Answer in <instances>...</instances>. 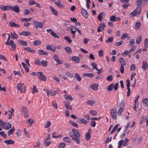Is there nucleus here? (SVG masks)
<instances>
[{
	"instance_id": "nucleus-1",
	"label": "nucleus",
	"mask_w": 148,
	"mask_h": 148,
	"mask_svg": "<svg viewBox=\"0 0 148 148\" xmlns=\"http://www.w3.org/2000/svg\"><path fill=\"white\" fill-rule=\"evenodd\" d=\"M73 134L72 140H74L77 144L80 143L79 138L81 137V134L79 132L75 129H72L71 130Z\"/></svg>"
},
{
	"instance_id": "nucleus-2",
	"label": "nucleus",
	"mask_w": 148,
	"mask_h": 148,
	"mask_svg": "<svg viewBox=\"0 0 148 148\" xmlns=\"http://www.w3.org/2000/svg\"><path fill=\"white\" fill-rule=\"evenodd\" d=\"M0 125L3 128L6 130L9 129L12 127L11 124L9 123H6L0 119Z\"/></svg>"
},
{
	"instance_id": "nucleus-3",
	"label": "nucleus",
	"mask_w": 148,
	"mask_h": 148,
	"mask_svg": "<svg viewBox=\"0 0 148 148\" xmlns=\"http://www.w3.org/2000/svg\"><path fill=\"white\" fill-rule=\"evenodd\" d=\"M21 114L23 115L25 117H28V110L27 108L23 106L22 108Z\"/></svg>"
},
{
	"instance_id": "nucleus-4",
	"label": "nucleus",
	"mask_w": 148,
	"mask_h": 148,
	"mask_svg": "<svg viewBox=\"0 0 148 148\" xmlns=\"http://www.w3.org/2000/svg\"><path fill=\"white\" fill-rule=\"evenodd\" d=\"M38 73L36 75L39 79L44 81L46 80L47 79L46 77L42 72H38Z\"/></svg>"
},
{
	"instance_id": "nucleus-5",
	"label": "nucleus",
	"mask_w": 148,
	"mask_h": 148,
	"mask_svg": "<svg viewBox=\"0 0 148 148\" xmlns=\"http://www.w3.org/2000/svg\"><path fill=\"white\" fill-rule=\"evenodd\" d=\"M111 115L113 119H117L116 110L115 108H113L111 110Z\"/></svg>"
},
{
	"instance_id": "nucleus-6",
	"label": "nucleus",
	"mask_w": 148,
	"mask_h": 148,
	"mask_svg": "<svg viewBox=\"0 0 148 148\" xmlns=\"http://www.w3.org/2000/svg\"><path fill=\"white\" fill-rule=\"evenodd\" d=\"M126 86L127 87V96L128 97L130 96V82L129 79H127L126 80Z\"/></svg>"
},
{
	"instance_id": "nucleus-7",
	"label": "nucleus",
	"mask_w": 148,
	"mask_h": 148,
	"mask_svg": "<svg viewBox=\"0 0 148 148\" xmlns=\"http://www.w3.org/2000/svg\"><path fill=\"white\" fill-rule=\"evenodd\" d=\"M145 121L147 123L146 125V127L148 125V116H143L141 117L140 119V124H142V123Z\"/></svg>"
},
{
	"instance_id": "nucleus-8",
	"label": "nucleus",
	"mask_w": 148,
	"mask_h": 148,
	"mask_svg": "<svg viewBox=\"0 0 148 148\" xmlns=\"http://www.w3.org/2000/svg\"><path fill=\"white\" fill-rule=\"evenodd\" d=\"M33 23L36 28H40L43 27L42 23L41 22L34 21Z\"/></svg>"
},
{
	"instance_id": "nucleus-9",
	"label": "nucleus",
	"mask_w": 148,
	"mask_h": 148,
	"mask_svg": "<svg viewBox=\"0 0 148 148\" xmlns=\"http://www.w3.org/2000/svg\"><path fill=\"white\" fill-rule=\"evenodd\" d=\"M0 8L3 10H9L11 9L12 6H9L8 5L3 6V5H0Z\"/></svg>"
},
{
	"instance_id": "nucleus-10",
	"label": "nucleus",
	"mask_w": 148,
	"mask_h": 148,
	"mask_svg": "<svg viewBox=\"0 0 148 148\" xmlns=\"http://www.w3.org/2000/svg\"><path fill=\"white\" fill-rule=\"evenodd\" d=\"M81 13L82 15L85 18H87L88 17V14L87 11L86 10L83 8H82Z\"/></svg>"
},
{
	"instance_id": "nucleus-11",
	"label": "nucleus",
	"mask_w": 148,
	"mask_h": 148,
	"mask_svg": "<svg viewBox=\"0 0 148 148\" xmlns=\"http://www.w3.org/2000/svg\"><path fill=\"white\" fill-rule=\"evenodd\" d=\"M106 26V25H105L104 23H100L99 24V26H98V29L97 30V31L98 32H101V31L100 30L101 29L102 30H103L104 27Z\"/></svg>"
},
{
	"instance_id": "nucleus-12",
	"label": "nucleus",
	"mask_w": 148,
	"mask_h": 148,
	"mask_svg": "<svg viewBox=\"0 0 148 148\" xmlns=\"http://www.w3.org/2000/svg\"><path fill=\"white\" fill-rule=\"evenodd\" d=\"M11 38L12 39H17L18 37V35L14 32H11Z\"/></svg>"
},
{
	"instance_id": "nucleus-13",
	"label": "nucleus",
	"mask_w": 148,
	"mask_h": 148,
	"mask_svg": "<svg viewBox=\"0 0 148 148\" xmlns=\"http://www.w3.org/2000/svg\"><path fill=\"white\" fill-rule=\"evenodd\" d=\"M46 49L53 52H55L56 50V48L55 47L53 46H47L46 47Z\"/></svg>"
},
{
	"instance_id": "nucleus-14",
	"label": "nucleus",
	"mask_w": 148,
	"mask_h": 148,
	"mask_svg": "<svg viewBox=\"0 0 148 148\" xmlns=\"http://www.w3.org/2000/svg\"><path fill=\"white\" fill-rule=\"evenodd\" d=\"M12 10L14 11L16 13L19 12V7L17 5H15L14 6H12Z\"/></svg>"
},
{
	"instance_id": "nucleus-15",
	"label": "nucleus",
	"mask_w": 148,
	"mask_h": 148,
	"mask_svg": "<svg viewBox=\"0 0 148 148\" xmlns=\"http://www.w3.org/2000/svg\"><path fill=\"white\" fill-rule=\"evenodd\" d=\"M119 62L120 63L121 66H125L126 63L125 59L123 58H121L119 59Z\"/></svg>"
},
{
	"instance_id": "nucleus-16",
	"label": "nucleus",
	"mask_w": 148,
	"mask_h": 148,
	"mask_svg": "<svg viewBox=\"0 0 148 148\" xmlns=\"http://www.w3.org/2000/svg\"><path fill=\"white\" fill-rule=\"evenodd\" d=\"M142 5H137L136 8L135 10H134L135 11L136 13V14H140L141 11V10Z\"/></svg>"
},
{
	"instance_id": "nucleus-17",
	"label": "nucleus",
	"mask_w": 148,
	"mask_h": 148,
	"mask_svg": "<svg viewBox=\"0 0 148 148\" xmlns=\"http://www.w3.org/2000/svg\"><path fill=\"white\" fill-rule=\"evenodd\" d=\"M77 121L79 123L83 124H86L87 123V121L86 120L82 118L78 119Z\"/></svg>"
},
{
	"instance_id": "nucleus-18",
	"label": "nucleus",
	"mask_w": 148,
	"mask_h": 148,
	"mask_svg": "<svg viewBox=\"0 0 148 148\" xmlns=\"http://www.w3.org/2000/svg\"><path fill=\"white\" fill-rule=\"evenodd\" d=\"M142 68L144 69L145 70L147 69L148 67V65L147 62L145 61H143V64Z\"/></svg>"
},
{
	"instance_id": "nucleus-19",
	"label": "nucleus",
	"mask_w": 148,
	"mask_h": 148,
	"mask_svg": "<svg viewBox=\"0 0 148 148\" xmlns=\"http://www.w3.org/2000/svg\"><path fill=\"white\" fill-rule=\"evenodd\" d=\"M142 102L145 107H146L148 106V99L147 98L143 99Z\"/></svg>"
},
{
	"instance_id": "nucleus-20",
	"label": "nucleus",
	"mask_w": 148,
	"mask_h": 148,
	"mask_svg": "<svg viewBox=\"0 0 148 148\" xmlns=\"http://www.w3.org/2000/svg\"><path fill=\"white\" fill-rule=\"evenodd\" d=\"M4 143H6L7 145L10 144H14V141L12 140H5Z\"/></svg>"
},
{
	"instance_id": "nucleus-21",
	"label": "nucleus",
	"mask_w": 148,
	"mask_h": 148,
	"mask_svg": "<svg viewBox=\"0 0 148 148\" xmlns=\"http://www.w3.org/2000/svg\"><path fill=\"white\" fill-rule=\"evenodd\" d=\"M18 42L22 45L27 46V42L24 40H18Z\"/></svg>"
},
{
	"instance_id": "nucleus-22",
	"label": "nucleus",
	"mask_w": 148,
	"mask_h": 148,
	"mask_svg": "<svg viewBox=\"0 0 148 148\" xmlns=\"http://www.w3.org/2000/svg\"><path fill=\"white\" fill-rule=\"evenodd\" d=\"M19 35L20 36L23 35L24 36H28L30 33L27 31H23L22 32H21L19 33Z\"/></svg>"
},
{
	"instance_id": "nucleus-23",
	"label": "nucleus",
	"mask_w": 148,
	"mask_h": 148,
	"mask_svg": "<svg viewBox=\"0 0 148 148\" xmlns=\"http://www.w3.org/2000/svg\"><path fill=\"white\" fill-rule=\"evenodd\" d=\"M98 85L97 84H95L91 85L90 87L94 90H98Z\"/></svg>"
},
{
	"instance_id": "nucleus-24",
	"label": "nucleus",
	"mask_w": 148,
	"mask_h": 148,
	"mask_svg": "<svg viewBox=\"0 0 148 148\" xmlns=\"http://www.w3.org/2000/svg\"><path fill=\"white\" fill-rule=\"evenodd\" d=\"M72 60L73 61L77 62L76 63H79L80 60V59L79 58L77 57L73 56L72 57Z\"/></svg>"
},
{
	"instance_id": "nucleus-25",
	"label": "nucleus",
	"mask_w": 148,
	"mask_h": 148,
	"mask_svg": "<svg viewBox=\"0 0 148 148\" xmlns=\"http://www.w3.org/2000/svg\"><path fill=\"white\" fill-rule=\"evenodd\" d=\"M9 25L11 27H19L20 26L18 24H16L14 22H9Z\"/></svg>"
},
{
	"instance_id": "nucleus-26",
	"label": "nucleus",
	"mask_w": 148,
	"mask_h": 148,
	"mask_svg": "<svg viewBox=\"0 0 148 148\" xmlns=\"http://www.w3.org/2000/svg\"><path fill=\"white\" fill-rule=\"evenodd\" d=\"M24 49L30 53H34L35 52V50L28 47H25Z\"/></svg>"
},
{
	"instance_id": "nucleus-27",
	"label": "nucleus",
	"mask_w": 148,
	"mask_h": 148,
	"mask_svg": "<svg viewBox=\"0 0 148 148\" xmlns=\"http://www.w3.org/2000/svg\"><path fill=\"white\" fill-rule=\"evenodd\" d=\"M38 53L40 55H47V53L45 52L43 50L39 49L38 51Z\"/></svg>"
},
{
	"instance_id": "nucleus-28",
	"label": "nucleus",
	"mask_w": 148,
	"mask_h": 148,
	"mask_svg": "<svg viewBox=\"0 0 148 148\" xmlns=\"http://www.w3.org/2000/svg\"><path fill=\"white\" fill-rule=\"evenodd\" d=\"M63 140L64 142L66 143H71V139L69 137H66L63 138Z\"/></svg>"
},
{
	"instance_id": "nucleus-29",
	"label": "nucleus",
	"mask_w": 148,
	"mask_h": 148,
	"mask_svg": "<svg viewBox=\"0 0 148 148\" xmlns=\"http://www.w3.org/2000/svg\"><path fill=\"white\" fill-rule=\"evenodd\" d=\"M50 8L51 9L52 13L54 14L56 16H57L58 15V13L57 11L55 10L53 7L51 6Z\"/></svg>"
},
{
	"instance_id": "nucleus-30",
	"label": "nucleus",
	"mask_w": 148,
	"mask_h": 148,
	"mask_svg": "<svg viewBox=\"0 0 148 148\" xmlns=\"http://www.w3.org/2000/svg\"><path fill=\"white\" fill-rule=\"evenodd\" d=\"M91 65L93 69H96L97 71L98 70V69H97V64L95 63L94 62H93L91 64Z\"/></svg>"
},
{
	"instance_id": "nucleus-31",
	"label": "nucleus",
	"mask_w": 148,
	"mask_h": 148,
	"mask_svg": "<svg viewBox=\"0 0 148 148\" xmlns=\"http://www.w3.org/2000/svg\"><path fill=\"white\" fill-rule=\"evenodd\" d=\"M41 43V42L38 40H36L33 42V44L34 45L38 46Z\"/></svg>"
},
{
	"instance_id": "nucleus-32",
	"label": "nucleus",
	"mask_w": 148,
	"mask_h": 148,
	"mask_svg": "<svg viewBox=\"0 0 148 148\" xmlns=\"http://www.w3.org/2000/svg\"><path fill=\"white\" fill-rule=\"evenodd\" d=\"M141 36H140L136 39V42L137 45H139L141 41Z\"/></svg>"
},
{
	"instance_id": "nucleus-33",
	"label": "nucleus",
	"mask_w": 148,
	"mask_h": 148,
	"mask_svg": "<svg viewBox=\"0 0 148 148\" xmlns=\"http://www.w3.org/2000/svg\"><path fill=\"white\" fill-rule=\"evenodd\" d=\"M51 124V123L49 121H47L46 123H45L44 127L45 128H48L49 127Z\"/></svg>"
},
{
	"instance_id": "nucleus-34",
	"label": "nucleus",
	"mask_w": 148,
	"mask_h": 148,
	"mask_svg": "<svg viewBox=\"0 0 148 148\" xmlns=\"http://www.w3.org/2000/svg\"><path fill=\"white\" fill-rule=\"evenodd\" d=\"M65 49L66 52L68 54L71 53V50L70 48L69 47H67L65 48Z\"/></svg>"
},
{
	"instance_id": "nucleus-35",
	"label": "nucleus",
	"mask_w": 148,
	"mask_h": 148,
	"mask_svg": "<svg viewBox=\"0 0 148 148\" xmlns=\"http://www.w3.org/2000/svg\"><path fill=\"white\" fill-rule=\"evenodd\" d=\"M114 84H112L108 86L107 88V89L108 91H110L112 90V88L114 86Z\"/></svg>"
},
{
	"instance_id": "nucleus-36",
	"label": "nucleus",
	"mask_w": 148,
	"mask_h": 148,
	"mask_svg": "<svg viewBox=\"0 0 148 148\" xmlns=\"http://www.w3.org/2000/svg\"><path fill=\"white\" fill-rule=\"evenodd\" d=\"M93 74L91 73H84L83 74L84 76H86L91 77L93 76Z\"/></svg>"
},
{
	"instance_id": "nucleus-37",
	"label": "nucleus",
	"mask_w": 148,
	"mask_h": 148,
	"mask_svg": "<svg viewBox=\"0 0 148 148\" xmlns=\"http://www.w3.org/2000/svg\"><path fill=\"white\" fill-rule=\"evenodd\" d=\"M66 144L64 143H60L58 145V148H64L66 146Z\"/></svg>"
},
{
	"instance_id": "nucleus-38",
	"label": "nucleus",
	"mask_w": 148,
	"mask_h": 148,
	"mask_svg": "<svg viewBox=\"0 0 148 148\" xmlns=\"http://www.w3.org/2000/svg\"><path fill=\"white\" fill-rule=\"evenodd\" d=\"M119 125V124H116L112 129V130L110 132V134H112L117 129L118 126Z\"/></svg>"
},
{
	"instance_id": "nucleus-39",
	"label": "nucleus",
	"mask_w": 148,
	"mask_h": 148,
	"mask_svg": "<svg viewBox=\"0 0 148 148\" xmlns=\"http://www.w3.org/2000/svg\"><path fill=\"white\" fill-rule=\"evenodd\" d=\"M55 3L56 5L60 8H63L64 7V5L60 2H56Z\"/></svg>"
},
{
	"instance_id": "nucleus-40",
	"label": "nucleus",
	"mask_w": 148,
	"mask_h": 148,
	"mask_svg": "<svg viewBox=\"0 0 148 148\" xmlns=\"http://www.w3.org/2000/svg\"><path fill=\"white\" fill-rule=\"evenodd\" d=\"M125 102L124 101L122 100L121 101L120 103L119 104V107H120V108H124L125 106Z\"/></svg>"
},
{
	"instance_id": "nucleus-41",
	"label": "nucleus",
	"mask_w": 148,
	"mask_h": 148,
	"mask_svg": "<svg viewBox=\"0 0 148 148\" xmlns=\"http://www.w3.org/2000/svg\"><path fill=\"white\" fill-rule=\"evenodd\" d=\"M75 76L78 81H80L81 80V77L78 73H75Z\"/></svg>"
},
{
	"instance_id": "nucleus-42",
	"label": "nucleus",
	"mask_w": 148,
	"mask_h": 148,
	"mask_svg": "<svg viewBox=\"0 0 148 148\" xmlns=\"http://www.w3.org/2000/svg\"><path fill=\"white\" fill-rule=\"evenodd\" d=\"M15 129L14 127H12L10 129L8 132V136H10V135L12 134L13 132L14 131Z\"/></svg>"
},
{
	"instance_id": "nucleus-43",
	"label": "nucleus",
	"mask_w": 148,
	"mask_h": 148,
	"mask_svg": "<svg viewBox=\"0 0 148 148\" xmlns=\"http://www.w3.org/2000/svg\"><path fill=\"white\" fill-rule=\"evenodd\" d=\"M113 38L112 36L109 37L108 39L106 40V42L108 43L109 42H112L113 41Z\"/></svg>"
},
{
	"instance_id": "nucleus-44",
	"label": "nucleus",
	"mask_w": 148,
	"mask_h": 148,
	"mask_svg": "<svg viewBox=\"0 0 148 148\" xmlns=\"http://www.w3.org/2000/svg\"><path fill=\"white\" fill-rule=\"evenodd\" d=\"M38 90L36 89V86L34 85L33 86V88L32 89V94H34L35 92H38Z\"/></svg>"
},
{
	"instance_id": "nucleus-45",
	"label": "nucleus",
	"mask_w": 148,
	"mask_h": 148,
	"mask_svg": "<svg viewBox=\"0 0 148 148\" xmlns=\"http://www.w3.org/2000/svg\"><path fill=\"white\" fill-rule=\"evenodd\" d=\"M141 24L139 21L137 22L135 24V29H138L139 28Z\"/></svg>"
},
{
	"instance_id": "nucleus-46",
	"label": "nucleus",
	"mask_w": 148,
	"mask_h": 148,
	"mask_svg": "<svg viewBox=\"0 0 148 148\" xmlns=\"http://www.w3.org/2000/svg\"><path fill=\"white\" fill-rule=\"evenodd\" d=\"M24 84L18 83L17 86V88L18 90H20L21 88L24 86Z\"/></svg>"
},
{
	"instance_id": "nucleus-47",
	"label": "nucleus",
	"mask_w": 148,
	"mask_h": 148,
	"mask_svg": "<svg viewBox=\"0 0 148 148\" xmlns=\"http://www.w3.org/2000/svg\"><path fill=\"white\" fill-rule=\"evenodd\" d=\"M124 108H120L117 112V114L119 116H120L121 115L122 112L124 110Z\"/></svg>"
},
{
	"instance_id": "nucleus-48",
	"label": "nucleus",
	"mask_w": 148,
	"mask_h": 148,
	"mask_svg": "<svg viewBox=\"0 0 148 148\" xmlns=\"http://www.w3.org/2000/svg\"><path fill=\"white\" fill-rule=\"evenodd\" d=\"M95 102L93 101L89 100L87 102L86 104L87 105H90L91 106H92L94 104Z\"/></svg>"
},
{
	"instance_id": "nucleus-49",
	"label": "nucleus",
	"mask_w": 148,
	"mask_h": 148,
	"mask_svg": "<svg viewBox=\"0 0 148 148\" xmlns=\"http://www.w3.org/2000/svg\"><path fill=\"white\" fill-rule=\"evenodd\" d=\"M14 42L13 40H10L9 42H5V44L6 45H12L14 43Z\"/></svg>"
},
{
	"instance_id": "nucleus-50",
	"label": "nucleus",
	"mask_w": 148,
	"mask_h": 148,
	"mask_svg": "<svg viewBox=\"0 0 148 148\" xmlns=\"http://www.w3.org/2000/svg\"><path fill=\"white\" fill-rule=\"evenodd\" d=\"M50 34L51 35L53 36L55 38H59V36L57 35L56 33H55L53 31H51Z\"/></svg>"
},
{
	"instance_id": "nucleus-51",
	"label": "nucleus",
	"mask_w": 148,
	"mask_h": 148,
	"mask_svg": "<svg viewBox=\"0 0 148 148\" xmlns=\"http://www.w3.org/2000/svg\"><path fill=\"white\" fill-rule=\"evenodd\" d=\"M90 113L93 116H95L97 115V112L95 110H91L90 111Z\"/></svg>"
},
{
	"instance_id": "nucleus-52",
	"label": "nucleus",
	"mask_w": 148,
	"mask_h": 148,
	"mask_svg": "<svg viewBox=\"0 0 148 148\" xmlns=\"http://www.w3.org/2000/svg\"><path fill=\"white\" fill-rule=\"evenodd\" d=\"M40 63L42 64V66L46 67L47 65V62L46 61L42 60L40 62Z\"/></svg>"
},
{
	"instance_id": "nucleus-53",
	"label": "nucleus",
	"mask_w": 148,
	"mask_h": 148,
	"mask_svg": "<svg viewBox=\"0 0 148 148\" xmlns=\"http://www.w3.org/2000/svg\"><path fill=\"white\" fill-rule=\"evenodd\" d=\"M65 74L67 76L71 78H72L73 77V75L72 74L70 73L69 71L66 72L65 73Z\"/></svg>"
},
{
	"instance_id": "nucleus-54",
	"label": "nucleus",
	"mask_w": 148,
	"mask_h": 148,
	"mask_svg": "<svg viewBox=\"0 0 148 148\" xmlns=\"http://www.w3.org/2000/svg\"><path fill=\"white\" fill-rule=\"evenodd\" d=\"M90 133L88 132L86 134V140H89L91 137V136L90 134H89Z\"/></svg>"
},
{
	"instance_id": "nucleus-55",
	"label": "nucleus",
	"mask_w": 148,
	"mask_h": 148,
	"mask_svg": "<svg viewBox=\"0 0 148 148\" xmlns=\"http://www.w3.org/2000/svg\"><path fill=\"white\" fill-rule=\"evenodd\" d=\"M106 79L108 81L110 82L112 80L113 78L112 75H109L107 77Z\"/></svg>"
},
{
	"instance_id": "nucleus-56",
	"label": "nucleus",
	"mask_w": 148,
	"mask_h": 148,
	"mask_svg": "<svg viewBox=\"0 0 148 148\" xmlns=\"http://www.w3.org/2000/svg\"><path fill=\"white\" fill-rule=\"evenodd\" d=\"M130 16L131 17L135 16L136 15L138 14L134 10L132 12L130 13Z\"/></svg>"
},
{
	"instance_id": "nucleus-57",
	"label": "nucleus",
	"mask_w": 148,
	"mask_h": 148,
	"mask_svg": "<svg viewBox=\"0 0 148 148\" xmlns=\"http://www.w3.org/2000/svg\"><path fill=\"white\" fill-rule=\"evenodd\" d=\"M144 45L145 47L148 48V39L146 38L144 41Z\"/></svg>"
},
{
	"instance_id": "nucleus-58",
	"label": "nucleus",
	"mask_w": 148,
	"mask_h": 148,
	"mask_svg": "<svg viewBox=\"0 0 148 148\" xmlns=\"http://www.w3.org/2000/svg\"><path fill=\"white\" fill-rule=\"evenodd\" d=\"M24 132L25 135V136L28 137V138H29L30 137L29 135V134H28V132L27 131V130H26V129L25 128L24 129Z\"/></svg>"
},
{
	"instance_id": "nucleus-59",
	"label": "nucleus",
	"mask_w": 148,
	"mask_h": 148,
	"mask_svg": "<svg viewBox=\"0 0 148 148\" xmlns=\"http://www.w3.org/2000/svg\"><path fill=\"white\" fill-rule=\"evenodd\" d=\"M0 135L4 138H6L7 137L6 134L3 131L0 132Z\"/></svg>"
},
{
	"instance_id": "nucleus-60",
	"label": "nucleus",
	"mask_w": 148,
	"mask_h": 148,
	"mask_svg": "<svg viewBox=\"0 0 148 148\" xmlns=\"http://www.w3.org/2000/svg\"><path fill=\"white\" fill-rule=\"evenodd\" d=\"M71 124L72 125L75 127H76L77 128L78 127V125L76 123H75L74 121H71L70 122Z\"/></svg>"
},
{
	"instance_id": "nucleus-61",
	"label": "nucleus",
	"mask_w": 148,
	"mask_h": 148,
	"mask_svg": "<svg viewBox=\"0 0 148 148\" xmlns=\"http://www.w3.org/2000/svg\"><path fill=\"white\" fill-rule=\"evenodd\" d=\"M123 140H120L118 142V148H120L123 144Z\"/></svg>"
},
{
	"instance_id": "nucleus-62",
	"label": "nucleus",
	"mask_w": 148,
	"mask_h": 148,
	"mask_svg": "<svg viewBox=\"0 0 148 148\" xmlns=\"http://www.w3.org/2000/svg\"><path fill=\"white\" fill-rule=\"evenodd\" d=\"M27 122L28 124L30 125H31L34 122L33 120L32 119H29L27 120Z\"/></svg>"
},
{
	"instance_id": "nucleus-63",
	"label": "nucleus",
	"mask_w": 148,
	"mask_h": 148,
	"mask_svg": "<svg viewBox=\"0 0 148 148\" xmlns=\"http://www.w3.org/2000/svg\"><path fill=\"white\" fill-rule=\"evenodd\" d=\"M28 3L29 5H32L35 4L36 3L33 0H30L29 2Z\"/></svg>"
},
{
	"instance_id": "nucleus-64",
	"label": "nucleus",
	"mask_w": 148,
	"mask_h": 148,
	"mask_svg": "<svg viewBox=\"0 0 148 148\" xmlns=\"http://www.w3.org/2000/svg\"><path fill=\"white\" fill-rule=\"evenodd\" d=\"M64 39H65L69 43H71L72 42V40L69 37L67 36H65L64 37Z\"/></svg>"
}]
</instances>
